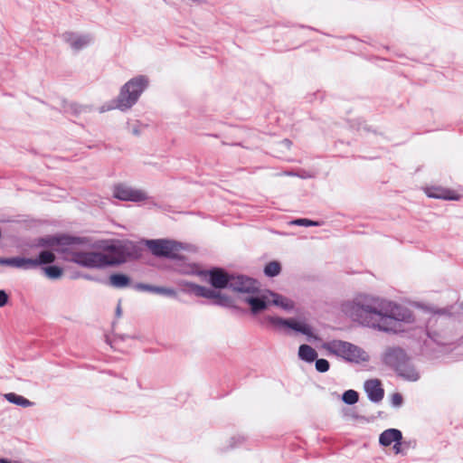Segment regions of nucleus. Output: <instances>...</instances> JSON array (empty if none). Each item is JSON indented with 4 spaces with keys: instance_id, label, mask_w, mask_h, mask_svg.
<instances>
[{
    "instance_id": "nucleus-34",
    "label": "nucleus",
    "mask_w": 463,
    "mask_h": 463,
    "mask_svg": "<svg viewBox=\"0 0 463 463\" xmlns=\"http://www.w3.org/2000/svg\"><path fill=\"white\" fill-rule=\"evenodd\" d=\"M355 122L357 125V129L363 128L366 132H372L375 135H378L377 130L373 128L372 126H368L367 124H365V121L364 119L357 118V119H355ZM379 135H382V133H379Z\"/></svg>"
},
{
    "instance_id": "nucleus-9",
    "label": "nucleus",
    "mask_w": 463,
    "mask_h": 463,
    "mask_svg": "<svg viewBox=\"0 0 463 463\" xmlns=\"http://www.w3.org/2000/svg\"><path fill=\"white\" fill-rule=\"evenodd\" d=\"M264 321L279 330H282L287 335H302L309 342H319L321 337L315 332L314 327L305 318L298 317H281L278 316H266Z\"/></svg>"
},
{
    "instance_id": "nucleus-37",
    "label": "nucleus",
    "mask_w": 463,
    "mask_h": 463,
    "mask_svg": "<svg viewBox=\"0 0 463 463\" xmlns=\"http://www.w3.org/2000/svg\"><path fill=\"white\" fill-rule=\"evenodd\" d=\"M9 301V293L5 289H0V308L5 307Z\"/></svg>"
},
{
    "instance_id": "nucleus-25",
    "label": "nucleus",
    "mask_w": 463,
    "mask_h": 463,
    "mask_svg": "<svg viewBox=\"0 0 463 463\" xmlns=\"http://www.w3.org/2000/svg\"><path fill=\"white\" fill-rule=\"evenodd\" d=\"M149 293L165 296L181 301L177 291L174 288L151 284Z\"/></svg>"
},
{
    "instance_id": "nucleus-19",
    "label": "nucleus",
    "mask_w": 463,
    "mask_h": 463,
    "mask_svg": "<svg viewBox=\"0 0 463 463\" xmlns=\"http://www.w3.org/2000/svg\"><path fill=\"white\" fill-rule=\"evenodd\" d=\"M105 283L115 288H126L132 286V279L124 272L116 271L109 276Z\"/></svg>"
},
{
    "instance_id": "nucleus-6",
    "label": "nucleus",
    "mask_w": 463,
    "mask_h": 463,
    "mask_svg": "<svg viewBox=\"0 0 463 463\" xmlns=\"http://www.w3.org/2000/svg\"><path fill=\"white\" fill-rule=\"evenodd\" d=\"M240 283L235 287L238 295H246L243 301L250 307L252 316H258L270 307L269 293L260 288L257 279L240 273Z\"/></svg>"
},
{
    "instance_id": "nucleus-41",
    "label": "nucleus",
    "mask_w": 463,
    "mask_h": 463,
    "mask_svg": "<svg viewBox=\"0 0 463 463\" xmlns=\"http://www.w3.org/2000/svg\"><path fill=\"white\" fill-rule=\"evenodd\" d=\"M115 314H116L117 317H120L121 315H122L121 300H118V303L117 307H116Z\"/></svg>"
},
{
    "instance_id": "nucleus-21",
    "label": "nucleus",
    "mask_w": 463,
    "mask_h": 463,
    "mask_svg": "<svg viewBox=\"0 0 463 463\" xmlns=\"http://www.w3.org/2000/svg\"><path fill=\"white\" fill-rule=\"evenodd\" d=\"M63 36L71 47L76 51H80L86 47L90 41L88 36H78L75 33L71 32L65 33Z\"/></svg>"
},
{
    "instance_id": "nucleus-12",
    "label": "nucleus",
    "mask_w": 463,
    "mask_h": 463,
    "mask_svg": "<svg viewBox=\"0 0 463 463\" xmlns=\"http://www.w3.org/2000/svg\"><path fill=\"white\" fill-rule=\"evenodd\" d=\"M51 251L41 250L35 258L25 256L0 257V265H5L15 269L29 270L38 269L47 260H52Z\"/></svg>"
},
{
    "instance_id": "nucleus-4",
    "label": "nucleus",
    "mask_w": 463,
    "mask_h": 463,
    "mask_svg": "<svg viewBox=\"0 0 463 463\" xmlns=\"http://www.w3.org/2000/svg\"><path fill=\"white\" fill-rule=\"evenodd\" d=\"M149 80L146 75L136 76L128 80L119 90L118 97L99 108L104 113L112 109L125 112L130 109L138 101L141 94L148 88Z\"/></svg>"
},
{
    "instance_id": "nucleus-8",
    "label": "nucleus",
    "mask_w": 463,
    "mask_h": 463,
    "mask_svg": "<svg viewBox=\"0 0 463 463\" xmlns=\"http://www.w3.org/2000/svg\"><path fill=\"white\" fill-rule=\"evenodd\" d=\"M102 250L112 254L107 255L108 268L118 267L128 260H137L141 258L143 249L137 242L130 240L100 241Z\"/></svg>"
},
{
    "instance_id": "nucleus-18",
    "label": "nucleus",
    "mask_w": 463,
    "mask_h": 463,
    "mask_svg": "<svg viewBox=\"0 0 463 463\" xmlns=\"http://www.w3.org/2000/svg\"><path fill=\"white\" fill-rule=\"evenodd\" d=\"M47 251H51V254L52 256V260H47L44 262V264L39 266V268L43 270L44 276L52 280L59 279L62 277L64 273V269L60 265L54 264V261L56 260L55 252L51 249H47Z\"/></svg>"
},
{
    "instance_id": "nucleus-10",
    "label": "nucleus",
    "mask_w": 463,
    "mask_h": 463,
    "mask_svg": "<svg viewBox=\"0 0 463 463\" xmlns=\"http://www.w3.org/2000/svg\"><path fill=\"white\" fill-rule=\"evenodd\" d=\"M321 347L333 354L342 358L347 363L361 364L369 362L370 355L362 347L344 340L334 339L323 342Z\"/></svg>"
},
{
    "instance_id": "nucleus-11",
    "label": "nucleus",
    "mask_w": 463,
    "mask_h": 463,
    "mask_svg": "<svg viewBox=\"0 0 463 463\" xmlns=\"http://www.w3.org/2000/svg\"><path fill=\"white\" fill-rule=\"evenodd\" d=\"M147 250L156 258L167 259L184 262L187 257L181 254L185 250V243L172 239H148L145 240Z\"/></svg>"
},
{
    "instance_id": "nucleus-26",
    "label": "nucleus",
    "mask_w": 463,
    "mask_h": 463,
    "mask_svg": "<svg viewBox=\"0 0 463 463\" xmlns=\"http://www.w3.org/2000/svg\"><path fill=\"white\" fill-rule=\"evenodd\" d=\"M4 397L8 402L22 408L31 407L33 404V402L16 392H7L4 395Z\"/></svg>"
},
{
    "instance_id": "nucleus-28",
    "label": "nucleus",
    "mask_w": 463,
    "mask_h": 463,
    "mask_svg": "<svg viewBox=\"0 0 463 463\" xmlns=\"http://www.w3.org/2000/svg\"><path fill=\"white\" fill-rule=\"evenodd\" d=\"M341 400L347 405H354L359 401V392L353 389L346 390L342 393Z\"/></svg>"
},
{
    "instance_id": "nucleus-36",
    "label": "nucleus",
    "mask_w": 463,
    "mask_h": 463,
    "mask_svg": "<svg viewBox=\"0 0 463 463\" xmlns=\"http://www.w3.org/2000/svg\"><path fill=\"white\" fill-rule=\"evenodd\" d=\"M131 287L134 289L137 290V291L148 292L149 293L151 284L144 283V282H137L135 284H132Z\"/></svg>"
},
{
    "instance_id": "nucleus-20",
    "label": "nucleus",
    "mask_w": 463,
    "mask_h": 463,
    "mask_svg": "<svg viewBox=\"0 0 463 463\" xmlns=\"http://www.w3.org/2000/svg\"><path fill=\"white\" fill-rule=\"evenodd\" d=\"M267 292L269 293L270 306L280 307L285 311L294 309L295 302L292 299L270 289H267Z\"/></svg>"
},
{
    "instance_id": "nucleus-2",
    "label": "nucleus",
    "mask_w": 463,
    "mask_h": 463,
    "mask_svg": "<svg viewBox=\"0 0 463 463\" xmlns=\"http://www.w3.org/2000/svg\"><path fill=\"white\" fill-rule=\"evenodd\" d=\"M32 247L51 249L61 255L65 261L78 264L86 269H104L108 268L107 254L99 251L76 250L77 247L86 249H101L100 241L92 242L88 237L71 233H55L34 239Z\"/></svg>"
},
{
    "instance_id": "nucleus-3",
    "label": "nucleus",
    "mask_w": 463,
    "mask_h": 463,
    "mask_svg": "<svg viewBox=\"0 0 463 463\" xmlns=\"http://www.w3.org/2000/svg\"><path fill=\"white\" fill-rule=\"evenodd\" d=\"M204 273L208 275L206 282L211 288L195 282L180 280L178 285L181 290L184 293L208 299L214 306L229 308L238 317L248 314V309L238 306L231 296L222 292L223 289H229L238 295L235 287L240 283V273L229 271L219 266H213Z\"/></svg>"
},
{
    "instance_id": "nucleus-27",
    "label": "nucleus",
    "mask_w": 463,
    "mask_h": 463,
    "mask_svg": "<svg viewBox=\"0 0 463 463\" xmlns=\"http://www.w3.org/2000/svg\"><path fill=\"white\" fill-rule=\"evenodd\" d=\"M322 223V221H316L308 218H295L289 222V224L300 227H319Z\"/></svg>"
},
{
    "instance_id": "nucleus-32",
    "label": "nucleus",
    "mask_w": 463,
    "mask_h": 463,
    "mask_svg": "<svg viewBox=\"0 0 463 463\" xmlns=\"http://www.w3.org/2000/svg\"><path fill=\"white\" fill-rule=\"evenodd\" d=\"M417 446V441L416 439H408V440H405L403 439V436L402 435V440H401V450L402 452H400L398 455H406V450L409 449H415Z\"/></svg>"
},
{
    "instance_id": "nucleus-24",
    "label": "nucleus",
    "mask_w": 463,
    "mask_h": 463,
    "mask_svg": "<svg viewBox=\"0 0 463 463\" xmlns=\"http://www.w3.org/2000/svg\"><path fill=\"white\" fill-rule=\"evenodd\" d=\"M282 271V265L279 260H273L265 263L263 274L265 277L273 279L278 277Z\"/></svg>"
},
{
    "instance_id": "nucleus-39",
    "label": "nucleus",
    "mask_w": 463,
    "mask_h": 463,
    "mask_svg": "<svg viewBox=\"0 0 463 463\" xmlns=\"http://www.w3.org/2000/svg\"><path fill=\"white\" fill-rule=\"evenodd\" d=\"M70 109H71V113L75 116H78L84 110L83 106H81L78 103L70 104Z\"/></svg>"
},
{
    "instance_id": "nucleus-23",
    "label": "nucleus",
    "mask_w": 463,
    "mask_h": 463,
    "mask_svg": "<svg viewBox=\"0 0 463 463\" xmlns=\"http://www.w3.org/2000/svg\"><path fill=\"white\" fill-rule=\"evenodd\" d=\"M179 273L184 275H195L203 278V280L206 281L208 279L207 274H203V272L208 271V269H201L200 265L198 263H192V264H184L180 265V268L177 269Z\"/></svg>"
},
{
    "instance_id": "nucleus-44",
    "label": "nucleus",
    "mask_w": 463,
    "mask_h": 463,
    "mask_svg": "<svg viewBox=\"0 0 463 463\" xmlns=\"http://www.w3.org/2000/svg\"><path fill=\"white\" fill-rule=\"evenodd\" d=\"M298 27H300V28H307V29H309V30H312V31L318 32V30H317V29H316V28H314V27H312V26L304 25V24H298Z\"/></svg>"
},
{
    "instance_id": "nucleus-7",
    "label": "nucleus",
    "mask_w": 463,
    "mask_h": 463,
    "mask_svg": "<svg viewBox=\"0 0 463 463\" xmlns=\"http://www.w3.org/2000/svg\"><path fill=\"white\" fill-rule=\"evenodd\" d=\"M382 362L392 368L398 377L408 381L417 382L420 373L411 361L406 351L401 346L388 347L382 354Z\"/></svg>"
},
{
    "instance_id": "nucleus-5",
    "label": "nucleus",
    "mask_w": 463,
    "mask_h": 463,
    "mask_svg": "<svg viewBox=\"0 0 463 463\" xmlns=\"http://www.w3.org/2000/svg\"><path fill=\"white\" fill-rule=\"evenodd\" d=\"M149 80L146 75L136 76L128 80L119 90L118 97L99 108L104 113L112 109L125 112L130 109L138 101L141 94L148 88Z\"/></svg>"
},
{
    "instance_id": "nucleus-33",
    "label": "nucleus",
    "mask_w": 463,
    "mask_h": 463,
    "mask_svg": "<svg viewBox=\"0 0 463 463\" xmlns=\"http://www.w3.org/2000/svg\"><path fill=\"white\" fill-rule=\"evenodd\" d=\"M390 403L393 408H401L404 403L403 395L399 392H393L390 396Z\"/></svg>"
},
{
    "instance_id": "nucleus-1",
    "label": "nucleus",
    "mask_w": 463,
    "mask_h": 463,
    "mask_svg": "<svg viewBox=\"0 0 463 463\" xmlns=\"http://www.w3.org/2000/svg\"><path fill=\"white\" fill-rule=\"evenodd\" d=\"M350 316L364 326L392 335L404 333V325L415 322L413 312L410 308L395 301L378 298H373L371 302H353Z\"/></svg>"
},
{
    "instance_id": "nucleus-42",
    "label": "nucleus",
    "mask_w": 463,
    "mask_h": 463,
    "mask_svg": "<svg viewBox=\"0 0 463 463\" xmlns=\"http://www.w3.org/2000/svg\"><path fill=\"white\" fill-rule=\"evenodd\" d=\"M0 463H20V462L16 461V460H12L7 458H0Z\"/></svg>"
},
{
    "instance_id": "nucleus-31",
    "label": "nucleus",
    "mask_w": 463,
    "mask_h": 463,
    "mask_svg": "<svg viewBox=\"0 0 463 463\" xmlns=\"http://www.w3.org/2000/svg\"><path fill=\"white\" fill-rule=\"evenodd\" d=\"M314 363L315 368L318 373H324L330 369V363L325 358H318V356H317V360L314 361Z\"/></svg>"
},
{
    "instance_id": "nucleus-40",
    "label": "nucleus",
    "mask_w": 463,
    "mask_h": 463,
    "mask_svg": "<svg viewBox=\"0 0 463 463\" xmlns=\"http://www.w3.org/2000/svg\"><path fill=\"white\" fill-rule=\"evenodd\" d=\"M131 133L137 137H139L141 135L139 121H137V123L133 126V128L131 129Z\"/></svg>"
},
{
    "instance_id": "nucleus-22",
    "label": "nucleus",
    "mask_w": 463,
    "mask_h": 463,
    "mask_svg": "<svg viewBox=\"0 0 463 463\" xmlns=\"http://www.w3.org/2000/svg\"><path fill=\"white\" fill-rule=\"evenodd\" d=\"M298 359L307 363L313 364L318 356L317 352L307 344H301L298 352Z\"/></svg>"
},
{
    "instance_id": "nucleus-45",
    "label": "nucleus",
    "mask_w": 463,
    "mask_h": 463,
    "mask_svg": "<svg viewBox=\"0 0 463 463\" xmlns=\"http://www.w3.org/2000/svg\"><path fill=\"white\" fill-rule=\"evenodd\" d=\"M282 143L285 144L288 147H289L292 145V141L288 138L283 139Z\"/></svg>"
},
{
    "instance_id": "nucleus-38",
    "label": "nucleus",
    "mask_w": 463,
    "mask_h": 463,
    "mask_svg": "<svg viewBox=\"0 0 463 463\" xmlns=\"http://www.w3.org/2000/svg\"><path fill=\"white\" fill-rule=\"evenodd\" d=\"M78 277L83 278L84 279H87V280H90V281H96V282H99V283H105V279L98 278V277H95V276H92V275L88 274V273H80V274H78L77 276H74L73 278H78Z\"/></svg>"
},
{
    "instance_id": "nucleus-17",
    "label": "nucleus",
    "mask_w": 463,
    "mask_h": 463,
    "mask_svg": "<svg viewBox=\"0 0 463 463\" xmlns=\"http://www.w3.org/2000/svg\"><path fill=\"white\" fill-rule=\"evenodd\" d=\"M425 194L429 198L441 199L446 201H458L460 195L452 189L441 186H430L425 189Z\"/></svg>"
},
{
    "instance_id": "nucleus-30",
    "label": "nucleus",
    "mask_w": 463,
    "mask_h": 463,
    "mask_svg": "<svg viewBox=\"0 0 463 463\" xmlns=\"http://www.w3.org/2000/svg\"><path fill=\"white\" fill-rule=\"evenodd\" d=\"M325 97L326 93L324 91L317 90L312 93H307L304 99L307 103L313 104L316 100H319L320 103L323 102Z\"/></svg>"
},
{
    "instance_id": "nucleus-13",
    "label": "nucleus",
    "mask_w": 463,
    "mask_h": 463,
    "mask_svg": "<svg viewBox=\"0 0 463 463\" xmlns=\"http://www.w3.org/2000/svg\"><path fill=\"white\" fill-rule=\"evenodd\" d=\"M112 194L122 202L141 203L147 199V194L143 190L121 183L114 184Z\"/></svg>"
},
{
    "instance_id": "nucleus-16",
    "label": "nucleus",
    "mask_w": 463,
    "mask_h": 463,
    "mask_svg": "<svg viewBox=\"0 0 463 463\" xmlns=\"http://www.w3.org/2000/svg\"><path fill=\"white\" fill-rule=\"evenodd\" d=\"M424 332L427 337L421 345V352L423 354L430 355V353L435 350L433 345L441 347L446 345L439 332L431 330L428 326H426Z\"/></svg>"
},
{
    "instance_id": "nucleus-14",
    "label": "nucleus",
    "mask_w": 463,
    "mask_h": 463,
    "mask_svg": "<svg viewBox=\"0 0 463 463\" xmlns=\"http://www.w3.org/2000/svg\"><path fill=\"white\" fill-rule=\"evenodd\" d=\"M402 430L395 428H389L384 430L379 435V445L387 448L392 444L394 454L398 455L401 450Z\"/></svg>"
},
{
    "instance_id": "nucleus-29",
    "label": "nucleus",
    "mask_w": 463,
    "mask_h": 463,
    "mask_svg": "<svg viewBox=\"0 0 463 463\" xmlns=\"http://www.w3.org/2000/svg\"><path fill=\"white\" fill-rule=\"evenodd\" d=\"M424 311H426L429 314L431 315H442V316H451V307H428L422 304L419 305Z\"/></svg>"
},
{
    "instance_id": "nucleus-43",
    "label": "nucleus",
    "mask_w": 463,
    "mask_h": 463,
    "mask_svg": "<svg viewBox=\"0 0 463 463\" xmlns=\"http://www.w3.org/2000/svg\"><path fill=\"white\" fill-rule=\"evenodd\" d=\"M352 417H353L354 419H356V420H366L367 422H369V421H370V420L366 419L364 416H360V415H358V414H356V413H353V414H352Z\"/></svg>"
},
{
    "instance_id": "nucleus-15",
    "label": "nucleus",
    "mask_w": 463,
    "mask_h": 463,
    "mask_svg": "<svg viewBox=\"0 0 463 463\" xmlns=\"http://www.w3.org/2000/svg\"><path fill=\"white\" fill-rule=\"evenodd\" d=\"M364 390L368 400L373 403L378 404L384 398V389L382 381L378 378L366 380L364 383Z\"/></svg>"
},
{
    "instance_id": "nucleus-46",
    "label": "nucleus",
    "mask_w": 463,
    "mask_h": 463,
    "mask_svg": "<svg viewBox=\"0 0 463 463\" xmlns=\"http://www.w3.org/2000/svg\"><path fill=\"white\" fill-rule=\"evenodd\" d=\"M383 414V411H380L377 412V417L382 418Z\"/></svg>"
},
{
    "instance_id": "nucleus-35",
    "label": "nucleus",
    "mask_w": 463,
    "mask_h": 463,
    "mask_svg": "<svg viewBox=\"0 0 463 463\" xmlns=\"http://www.w3.org/2000/svg\"><path fill=\"white\" fill-rule=\"evenodd\" d=\"M244 439H245L244 437L241 436V435L232 437L230 439L229 448L230 449L238 448L244 441Z\"/></svg>"
}]
</instances>
